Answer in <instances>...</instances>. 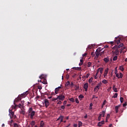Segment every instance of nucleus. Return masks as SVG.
I'll list each match as a JSON object with an SVG mask.
<instances>
[{"mask_svg":"<svg viewBox=\"0 0 127 127\" xmlns=\"http://www.w3.org/2000/svg\"><path fill=\"white\" fill-rule=\"evenodd\" d=\"M69 101H70V102H72V103H74V102H75V100H74V98H70Z\"/></svg>","mask_w":127,"mask_h":127,"instance_id":"nucleus-40","label":"nucleus"},{"mask_svg":"<svg viewBox=\"0 0 127 127\" xmlns=\"http://www.w3.org/2000/svg\"><path fill=\"white\" fill-rule=\"evenodd\" d=\"M40 79H44V78H45V75L44 74H41L40 76H39Z\"/></svg>","mask_w":127,"mask_h":127,"instance_id":"nucleus-24","label":"nucleus"},{"mask_svg":"<svg viewBox=\"0 0 127 127\" xmlns=\"http://www.w3.org/2000/svg\"><path fill=\"white\" fill-rule=\"evenodd\" d=\"M28 91H27L24 92L23 94H21L20 95V98H25V97H26V96H27V95L28 94Z\"/></svg>","mask_w":127,"mask_h":127,"instance_id":"nucleus-4","label":"nucleus"},{"mask_svg":"<svg viewBox=\"0 0 127 127\" xmlns=\"http://www.w3.org/2000/svg\"><path fill=\"white\" fill-rule=\"evenodd\" d=\"M120 107H121V105H119L115 107V111L116 113H119V108H120Z\"/></svg>","mask_w":127,"mask_h":127,"instance_id":"nucleus-17","label":"nucleus"},{"mask_svg":"<svg viewBox=\"0 0 127 127\" xmlns=\"http://www.w3.org/2000/svg\"><path fill=\"white\" fill-rule=\"evenodd\" d=\"M106 114V111H102V117L103 118L105 117V115Z\"/></svg>","mask_w":127,"mask_h":127,"instance_id":"nucleus-36","label":"nucleus"},{"mask_svg":"<svg viewBox=\"0 0 127 127\" xmlns=\"http://www.w3.org/2000/svg\"><path fill=\"white\" fill-rule=\"evenodd\" d=\"M58 97H57V98H53L52 99V102H55V101H57V100H58Z\"/></svg>","mask_w":127,"mask_h":127,"instance_id":"nucleus-30","label":"nucleus"},{"mask_svg":"<svg viewBox=\"0 0 127 127\" xmlns=\"http://www.w3.org/2000/svg\"><path fill=\"white\" fill-rule=\"evenodd\" d=\"M119 69L122 71L124 70V67H123V66H120Z\"/></svg>","mask_w":127,"mask_h":127,"instance_id":"nucleus-38","label":"nucleus"},{"mask_svg":"<svg viewBox=\"0 0 127 127\" xmlns=\"http://www.w3.org/2000/svg\"><path fill=\"white\" fill-rule=\"evenodd\" d=\"M45 106L46 108H48V106L50 104L49 103V101H48V100L45 99Z\"/></svg>","mask_w":127,"mask_h":127,"instance_id":"nucleus-9","label":"nucleus"},{"mask_svg":"<svg viewBox=\"0 0 127 127\" xmlns=\"http://www.w3.org/2000/svg\"><path fill=\"white\" fill-rule=\"evenodd\" d=\"M70 88H73L75 85H74V83L73 82H71V84H70Z\"/></svg>","mask_w":127,"mask_h":127,"instance_id":"nucleus-42","label":"nucleus"},{"mask_svg":"<svg viewBox=\"0 0 127 127\" xmlns=\"http://www.w3.org/2000/svg\"><path fill=\"white\" fill-rule=\"evenodd\" d=\"M102 83H103V84H107L108 81H107V80H106V79H104V80L102 81Z\"/></svg>","mask_w":127,"mask_h":127,"instance_id":"nucleus-32","label":"nucleus"},{"mask_svg":"<svg viewBox=\"0 0 127 127\" xmlns=\"http://www.w3.org/2000/svg\"><path fill=\"white\" fill-rule=\"evenodd\" d=\"M80 63H82V64H83L84 61H83V59H81V60H80Z\"/></svg>","mask_w":127,"mask_h":127,"instance_id":"nucleus-56","label":"nucleus"},{"mask_svg":"<svg viewBox=\"0 0 127 127\" xmlns=\"http://www.w3.org/2000/svg\"><path fill=\"white\" fill-rule=\"evenodd\" d=\"M92 65V63L91 62H88V65H87V67L88 68H90V67H91V65Z\"/></svg>","mask_w":127,"mask_h":127,"instance_id":"nucleus-34","label":"nucleus"},{"mask_svg":"<svg viewBox=\"0 0 127 127\" xmlns=\"http://www.w3.org/2000/svg\"><path fill=\"white\" fill-rule=\"evenodd\" d=\"M58 92H59V89H58L57 88H55V94L56 95H57L58 94Z\"/></svg>","mask_w":127,"mask_h":127,"instance_id":"nucleus-27","label":"nucleus"},{"mask_svg":"<svg viewBox=\"0 0 127 127\" xmlns=\"http://www.w3.org/2000/svg\"><path fill=\"white\" fill-rule=\"evenodd\" d=\"M102 114H100L99 116L98 117V121H101V118H102Z\"/></svg>","mask_w":127,"mask_h":127,"instance_id":"nucleus-41","label":"nucleus"},{"mask_svg":"<svg viewBox=\"0 0 127 127\" xmlns=\"http://www.w3.org/2000/svg\"><path fill=\"white\" fill-rule=\"evenodd\" d=\"M98 99V97H95V95H93V97H92V100H94V99Z\"/></svg>","mask_w":127,"mask_h":127,"instance_id":"nucleus-53","label":"nucleus"},{"mask_svg":"<svg viewBox=\"0 0 127 127\" xmlns=\"http://www.w3.org/2000/svg\"><path fill=\"white\" fill-rule=\"evenodd\" d=\"M127 105V102H126L125 103L123 104V107H126Z\"/></svg>","mask_w":127,"mask_h":127,"instance_id":"nucleus-58","label":"nucleus"},{"mask_svg":"<svg viewBox=\"0 0 127 127\" xmlns=\"http://www.w3.org/2000/svg\"><path fill=\"white\" fill-rule=\"evenodd\" d=\"M123 46H124V44L122 43L120 45H119V46L118 45H115L113 48H114V49H119V48H122V47H123Z\"/></svg>","mask_w":127,"mask_h":127,"instance_id":"nucleus-7","label":"nucleus"},{"mask_svg":"<svg viewBox=\"0 0 127 127\" xmlns=\"http://www.w3.org/2000/svg\"><path fill=\"white\" fill-rule=\"evenodd\" d=\"M35 115V112L32 111L30 115V116H31V119H32V118H33V117H34Z\"/></svg>","mask_w":127,"mask_h":127,"instance_id":"nucleus-16","label":"nucleus"},{"mask_svg":"<svg viewBox=\"0 0 127 127\" xmlns=\"http://www.w3.org/2000/svg\"><path fill=\"white\" fill-rule=\"evenodd\" d=\"M17 107H19L20 108H21V107H22V105H21V104H19L18 105H15L14 107V109H16Z\"/></svg>","mask_w":127,"mask_h":127,"instance_id":"nucleus-21","label":"nucleus"},{"mask_svg":"<svg viewBox=\"0 0 127 127\" xmlns=\"http://www.w3.org/2000/svg\"><path fill=\"white\" fill-rule=\"evenodd\" d=\"M86 56H87V53H85L82 55V57H86Z\"/></svg>","mask_w":127,"mask_h":127,"instance_id":"nucleus-48","label":"nucleus"},{"mask_svg":"<svg viewBox=\"0 0 127 127\" xmlns=\"http://www.w3.org/2000/svg\"><path fill=\"white\" fill-rule=\"evenodd\" d=\"M62 87L61 86H59L58 87H57V88H58L59 90H60V89H61Z\"/></svg>","mask_w":127,"mask_h":127,"instance_id":"nucleus-62","label":"nucleus"},{"mask_svg":"<svg viewBox=\"0 0 127 127\" xmlns=\"http://www.w3.org/2000/svg\"><path fill=\"white\" fill-rule=\"evenodd\" d=\"M58 99H59L61 101H64V99H65V96L62 94H61L58 96Z\"/></svg>","mask_w":127,"mask_h":127,"instance_id":"nucleus-3","label":"nucleus"},{"mask_svg":"<svg viewBox=\"0 0 127 127\" xmlns=\"http://www.w3.org/2000/svg\"><path fill=\"white\" fill-rule=\"evenodd\" d=\"M61 104H62V102H61V101H59L57 103L58 105H61Z\"/></svg>","mask_w":127,"mask_h":127,"instance_id":"nucleus-52","label":"nucleus"},{"mask_svg":"<svg viewBox=\"0 0 127 127\" xmlns=\"http://www.w3.org/2000/svg\"><path fill=\"white\" fill-rule=\"evenodd\" d=\"M75 102H76V103L77 104H79V103H80V102L79 101V100L78 99V98H76Z\"/></svg>","mask_w":127,"mask_h":127,"instance_id":"nucleus-44","label":"nucleus"},{"mask_svg":"<svg viewBox=\"0 0 127 127\" xmlns=\"http://www.w3.org/2000/svg\"><path fill=\"white\" fill-rule=\"evenodd\" d=\"M95 54H96V57H99V56H102V54H100V52H98V50H96V52H95Z\"/></svg>","mask_w":127,"mask_h":127,"instance_id":"nucleus-15","label":"nucleus"},{"mask_svg":"<svg viewBox=\"0 0 127 127\" xmlns=\"http://www.w3.org/2000/svg\"><path fill=\"white\" fill-rule=\"evenodd\" d=\"M69 86H70V81H68L65 83V88H67V87H69Z\"/></svg>","mask_w":127,"mask_h":127,"instance_id":"nucleus-19","label":"nucleus"},{"mask_svg":"<svg viewBox=\"0 0 127 127\" xmlns=\"http://www.w3.org/2000/svg\"><path fill=\"white\" fill-rule=\"evenodd\" d=\"M89 76H90V73H87L86 75V78H89Z\"/></svg>","mask_w":127,"mask_h":127,"instance_id":"nucleus-54","label":"nucleus"},{"mask_svg":"<svg viewBox=\"0 0 127 127\" xmlns=\"http://www.w3.org/2000/svg\"><path fill=\"white\" fill-rule=\"evenodd\" d=\"M66 104H67V101H64V105H66Z\"/></svg>","mask_w":127,"mask_h":127,"instance_id":"nucleus-59","label":"nucleus"},{"mask_svg":"<svg viewBox=\"0 0 127 127\" xmlns=\"http://www.w3.org/2000/svg\"><path fill=\"white\" fill-rule=\"evenodd\" d=\"M103 71H104V68L103 67H99L97 70V72L98 73H99V72H100L101 74H103Z\"/></svg>","mask_w":127,"mask_h":127,"instance_id":"nucleus-10","label":"nucleus"},{"mask_svg":"<svg viewBox=\"0 0 127 127\" xmlns=\"http://www.w3.org/2000/svg\"><path fill=\"white\" fill-rule=\"evenodd\" d=\"M101 86H102V83H98V85L94 88V92H96V91H99V90H100V87H101Z\"/></svg>","mask_w":127,"mask_h":127,"instance_id":"nucleus-1","label":"nucleus"},{"mask_svg":"<svg viewBox=\"0 0 127 127\" xmlns=\"http://www.w3.org/2000/svg\"><path fill=\"white\" fill-rule=\"evenodd\" d=\"M113 90L114 91V92H115V93H117L118 92V89L116 88H114Z\"/></svg>","mask_w":127,"mask_h":127,"instance_id":"nucleus-49","label":"nucleus"},{"mask_svg":"<svg viewBox=\"0 0 127 127\" xmlns=\"http://www.w3.org/2000/svg\"><path fill=\"white\" fill-rule=\"evenodd\" d=\"M106 104H107V101L104 100L103 102V103L101 106L102 109H103V108H104V106H105V105H106Z\"/></svg>","mask_w":127,"mask_h":127,"instance_id":"nucleus-23","label":"nucleus"},{"mask_svg":"<svg viewBox=\"0 0 127 127\" xmlns=\"http://www.w3.org/2000/svg\"><path fill=\"white\" fill-rule=\"evenodd\" d=\"M83 123L81 121L78 122V127H82Z\"/></svg>","mask_w":127,"mask_h":127,"instance_id":"nucleus-25","label":"nucleus"},{"mask_svg":"<svg viewBox=\"0 0 127 127\" xmlns=\"http://www.w3.org/2000/svg\"><path fill=\"white\" fill-rule=\"evenodd\" d=\"M120 101H121V103H124V98L121 97L120 98Z\"/></svg>","mask_w":127,"mask_h":127,"instance_id":"nucleus-43","label":"nucleus"},{"mask_svg":"<svg viewBox=\"0 0 127 127\" xmlns=\"http://www.w3.org/2000/svg\"><path fill=\"white\" fill-rule=\"evenodd\" d=\"M42 83H43V84H44L45 85H46L47 84L46 81H45V80L43 81Z\"/></svg>","mask_w":127,"mask_h":127,"instance_id":"nucleus-50","label":"nucleus"},{"mask_svg":"<svg viewBox=\"0 0 127 127\" xmlns=\"http://www.w3.org/2000/svg\"><path fill=\"white\" fill-rule=\"evenodd\" d=\"M73 127H78V125L77 124H74Z\"/></svg>","mask_w":127,"mask_h":127,"instance_id":"nucleus-60","label":"nucleus"},{"mask_svg":"<svg viewBox=\"0 0 127 127\" xmlns=\"http://www.w3.org/2000/svg\"><path fill=\"white\" fill-rule=\"evenodd\" d=\"M96 53H95L94 52H92L91 53V55L93 57H94V56H95Z\"/></svg>","mask_w":127,"mask_h":127,"instance_id":"nucleus-45","label":"nucleus"},{"mask_svg":"<svg viewBox=\"0 0 127 127\" xmlns=\"http://www.w3.org/2000/svg\"><path fill=\"white\" fill-rule=\"evenodd\" d=\"M103 125H105V121H102L100 122H99L98 123V127H102V126H103Z\"/></svg>","mask_w":127,"mask_h":127,"instance_id":"nucleus-11","label":"nucleus"},{"mask_svg":"<svg viewBox=\"0 0 127 127\" xmlns=\"http://www.w3.org/2000/svg\"><path fill=\"white\" fill-rule=\"evenodd\" d=\"M98 74H99V72H97V73H96V75L94 76V78L96 79V80L98 79Z\"/></svg>","mask_w":127,"mask_h":127,"instance_id":"nucleus-31","label":"nucleus"},{"mask_svg":"<svg viewBox=\"0 0 127 127\" xmlns=\"http://www.w3.org/2000/svg\"><path fill=\"white\" fill-rule=\"evenodd\" d=\"M92 81H93V78H90L89 79V83H92Z\"/></svg>","mask_w":127,"mask_h":127,"instance_id":"nucleus-51","label":"nucleus"},{"mask_svg":"<svg viewBox=\"0 0 127 127\" xmlns=\"http://www.w3.org/2000/svg\"><path fill=\"white\" fill-rule=\"evenodd\" d=\"M104 61L106 63H108L110 61V59H109V58H105L104 59Z\"/></svg>","mask_w":127,"mask_h":127,"instance_id":"nucleus-20","label":"nucleus"},{"mask_svg":"<svg viewBox=\"0 0 127 127\" xmlns=\"http://www.w3.org/2000/svg\"><path fill=\"white\" fill-rule=\"evenodd\" d=\"M113 55H116V56H118L119 54H120V51L117 49L115 51H113Z\"/></svg>","mask_w":127,"mask_h":127,"instance_id":"nucleus-5","label":"nucleus"},{"mask_svg":"<svg viewBox=\"0 0 127 127\" xmlns=\"http://www.w3.org/2000/svg\"><path fill=\"white\" fill-rule=\"evenodd\" d=\"M116 76L118 79H120V75L115 71Z\"/></svg>","mask_w":127,"mask_h":127,"instance_id":"nucleus-37","label":"nucleus"},{"mask_svg":"<svg viewBox=\"0 0 127 127\" xmlns=\"http://www.w3.org/2000/svg\"><path fill=\"white\" fill-rule=\"evenodd\" d=\"M61 109H62L63 110H64V109H65V106L64 105L62 106Z\"/></svg>","mask_w":127,"mask_h":127,"instance_id":"nucleus-55","label":"nucleus"},{"mask_svg":"<svg viewBox=\"0 0 127 127\" xmlns=\"http://www.w3.org/2000/svg\"><path fill=\"white\" fill-rule=\"evenodd\" d=\"M64 118V116H60V117L57 119V121H59V120H61V123H63Z\"/></svg>","mask_w":127,"mask_h":127,"instance_id":"nucleus-13","label":"nucleus"},{"mask_svg":"<svg viewBox=\"0 0 127 127\" xmlns=\"http://www.w3.org/2000/svg\"><path fill=\"white\" fill-rule=\"evenodd\" d=\"M40 127H44V122H43V121H41Z\"/></svg>","mask_w":127,"mask_h":127,"instance_id":"nucleus-28","label":"nucleus"},{"mask_svg":"<svg viewBox=\"0 0 127 127\" xmlns=\"http://www.w3.org/2000/svg\"><path fill=\"white\" fill-rule=\"evenodd\" d=\"M83 88L84 89H85V92H87V91H88V83L84 84Z\"/></svg>","mask_w":127,"mask_h":127,"instance_id":"nucleus-12","label":"nucleus"},{"mask_svg":"<svg viewBox=\"0 0 127 127\" xmlns=\"http://www.w3.org/2000/svg\"><path fill=\"white\" fill-rule=\"evenodd\" d=\"M125 48H125V47H123V49H120V53L121 54H122V53H123V50H124V49H125Z\"/></svg>","mask_w":127,"mask_h":127,"instance_id":"nucleus-46","label":"nucleus"},{"mask_svg":"<svg viewBox=\"0 0 127 127\" xmlns=\"http://www.w3.org/2000/svg\"><path fill=\"white\" fill-rule=\"evenodd\" d=\"M116 85H114L113 86V89H116Z\"/></svg>","mask_w":127,"mask_h":127,"instance_id":"nucleus-61","label":"nucleus"},{"mask_svg":"<svg viewBox=\"0 0 127 127\" xmlns=\"http://www.w3.org/2000/svg\"><path fill=\"white\" fill-rule=\"evenodd\" d=\"M78 98L79 99V100H82V99H84V96L82 94H80L79 96H78Z\"/></svg>","mask_w":127,"mask_h":127,"instance_id":"nucleus-22","label":"nucleus"},{"mask_svg":"<svg viewBox=\"0 0 127 127\" xmlns=\"http://www.w3.org/2000/svg\"><path fill=\"white\" fill-rule=\"evenodd\" d=\"M82 64H82L81 63H80L79 64V66H82Z\"/></svg>","mask_w":127,"mask_h":127,"instance_id":"nucleus-63","label":"nucleus"},{"mask_svg":"<svg viewBox=\"0 0 127 127\" xmlns=\"http://www.w3.org/2000/svg\"><path fill=\"white\" fill-rule=\"evenodd\" d=\"M108 119H110V114H107L106 120H108Z\"/></svg>","mask_w":127,"mask_h":127,"instance_id":"nucleus-47","label":"nucleus"},{"mask_svg":"<svg viewBox=\"0 0 127 127\" xmlns=\"http://www.w3.org/2000/svg\"><path fill=\"white\" fill-rule=\"evenodd\" d=\"M74 88L75 91H78V90H79V85L77 84H75Z\"/></svg>","mask_w":127,"mask_h":127,"instance_id":"nucleus-18","label":"nucleus"},{"mask_svg":"<svg viewBox=\"0 0 127 127\" xmlns=\"http://www.w3.org/2000/svg\"><path fill=\"white\" fill-rule=\"evenodd\" d=\"M113 61H117L118 60V56H115L113 59Z\"/></svg>","mask_w":127,"mask_h":127,"instance_id":"nucleus-29","label":"nucleus"},{"mask_svg":"<svg viewBox=\"0 0 127 127\" xmlns=\"http://www.w3.org/2000/svg\"><path fill=\"white\" fill-rule=\"evenodd\" d=\"M109 72V67H107L105 70V72H104V78H106V76H107V75L108 74V73Z\"/></svg>","mask_w":127,"mask_h":127,"instance_id":"nucleus-8","label":"nucleus"},{"mask_svg":"<svg viewBox=\"0 0 127 127\" xmlns=\"http://www.w3.org/2000/svg\"><path fill=\"white\" fill-rule=\"evenodd\" d=\"M20 113L21 115H25V111L24 110H21V111H20Z\"/></svg>","mask_w":127,"mask_h":127,"instance_id":"nucleus-26","label":"nucleus"},{"mask_svg":"<svg viewBox=\"0 0 127 127\" xmlns=\"http://www.w3.org/2000/svg\"><path fill=\"white\" fill-rule=\"evenodd\" d=\"M9 116L10 118V119H12V118H13V116H14V112H12V110L9 109Z\"/></svg>","mask_w":127,"mask_h":127,"instance_id":"nucleus-2","label":"nucleus"},{"mask_svg":"<svg viewBox=\"0 0 127 127\" xmlns=\"http://www.w3.org/2000/svg\"><path fill=\"white\" fill-rule=\"evenodd\" d=\"M112 98H114L115 99H116V98H118V93H115Z\"/></svg>","mask_w":127,"mask_h":127,"instance_id":"nucleus-35","label":"nucleus"},{"mask_svg":"<svg viewBox=\"0 0 127 127\" xmlns=\"http://www.w3.org/2000/svg\"><path fill=\"white\" fill-rule=\"evenodd\" d=\"M115 42L117 43V44H120V43H121V38L119 37H115Z\"/></svg>","mask_w":127,"mask_h":127,"instance_id":"nucleus-6","label":"nucleus"},{"mask_svg":"<svg viewBox=\"0 0 127 127\" xmlns=\"http://www.w3.org/2000/svg\"><path fill=\"white\" fill-rule=\"evenodd\" d=\"M73 70H78V71H80L82 69V67H72Z\"/></svg>","mask_w":127,"mask_h":127,"instance_id":"nucleus-14","label":"nucleus"},{"mask_svg":"<svg viewBox=\"0 0 127 127\" xmlns=\"http://www.w3.org/2000/svg\"><path fill=\"white\" fill-rule=\"evenodd\" d=\"M92 47V46L89 45V46H88V48L89 49H91Z\"/></svg>","mask_w":127,"mask_h":127,"instance_id":"nucleus-57","label":"nucleus"},{"mask_svg":"<svg viewBox=\"0 0 127 127\" xmlns=\"http://www.w3.org/2000/svg\"><path fill=\"white\" fill-rule=\"evenodd\" d=\"M89 107H93V103H90Z\"/></svg>","mask_w":127,"mask_h":127,"instance_id":"nucleus-64","label":"nucleus"},{"mask_svg":"<svg viewBox=\"0 0 127 127\" xmlns=\"http://www.w3.org/2000/svg\"><path fill=\"white\" fill-rule=\"evenodd\" d=\"M123 73L122 72H120V74H119V78L120 79L123 78Z\"/></svg>","mask_w":127,"mask_h":127,"instance_id":"nucleus-33","label":"nucleus"},{"mask_svg":"<svg viewBox=\"0 0 127 127\" xmlns=\"http://www.w3.org/2000/svg\"><path fill=\"white\" fill-rule=\"evenodd\" d=\"M31 126H32V127H33V126H34L35 125V122L32 121L31 123Z\"/></svg>","mask_w":127,"mask_h":127,"instance_id":"nucleus-39","label":"nucleus"}]
</instances>
